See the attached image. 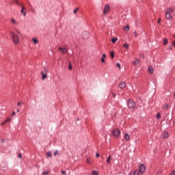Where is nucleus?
Masks as SVG:
<instances>
[{"label": "nucleus", "instance_id": "40", "mask_svg": "<svg viewBox=\"0 0 175 175\" xmlns=\"http://www.w3.org/2000/svg\"><path fill=\"white\" fill-rule=\"evenodd\" d=\"M61 173H62V175H66V172L65 171H62Z\"/></svg>", "mask_w": 175, "mask_h": 175}, {"label": "nucleus", "instance_id": "44", "mask_svg": "<svg viewBox=\"0 0 175 175\" xmlns=\"http://www.w3.org/2000/svg\"><path fill=\"white\" fill-rule=\"evenodd\" d=\"M16 112H17V113H20V109H16Z\"/></svg>", "mask_w": 175, "mask_h": 175}, {"label": "nucleus", "instance_id": "27", "mask_svg": "<svg viewBox=\"0 0 175 175\" xmlns=\"http://www.w3.org/2000/svg\"><path fill=\"white\" fill-rule=\"evenodd\" d=\"M117 40H118V38H112L111 42H112L113 43H115Z\"/></svg>", "mask_w": 175, "mask_h": 175}, {"label": "nucleus", "instance_id": "54", "mask_svg": "<svg viewBox=\"0 0 175 175\" xmlns=\"http://www.w3.org/2000/svg\"><path fill=\"white\" fill-rule=\"evenodd\" d=\"M23 10H24V8H23Z\"/></svg>", "mask_w": 175, "mask_h": 175}, {"label": "nucleus", "instance_id": "47", "mask_svg": "<svg viewBox=\"0 0 175 175\" xmlns=\"http://www.w3.org/2000/svg\"><path fill=\"white\" fill-rule=\"evenodd\" d=\"M21 157H22L21 154H18V158H21Z\"/></svg>", "mask_w": 175, "mask_h": 175}, {"label": "nucleus", "instance_id": "5", "mask_svg": "<svg viewBox=\"0 0 175 175\" xmlns=\"http://www.w3.org/2000/svg\"><path fill=\"white\" fill-rule=\"evenodd\" d=\"M138 171L140 174H144L146 171V166L144 164L140 165Z\"/></svg>", "mask_w": 175, "mask_h": 175}, {"label": "nucleus", "instance_id": "41", "mask_svg": "<svg viewBox=\"0 0 175 175\" xmlns=\"http://www.w3.org/2000/svg\"><path fill=\"white\" fill-rule=\"evenodd\" d=\"M1 143H5V139H1Z\"/></svg>", "mask_w": 175, "mask_h": 175}, {"label": "nucleus", "instance_id": "38", "mask_svg": "<svg viewBox=\"0 0 175 175\" xmlns=\"http://www.w3.org/2000/svg\"><path fill=\"white\" fill-rule=\"evenodd\" d=\"M170 175H175V170H173L172 172Z\"/></svg>", "mask_w": 175, "mask_h": 175}, {"label": "nucleus", "instance_id": "37", "mask_svg": "<svg viewBox=\"0 0 175 175\" xmlns=\"http://www.w3.org/2000/svg\"><path fill=\"white\" fill-rule=\"evenodd\" d=\"M117 66H118V68H119V69H120L121 66H120V64L119 63H117Z\"/></svg>", "mask_w": 175, "mask_h": 175}, {"label": "nucleus", "instance_id": "14", "mask_svg": "<svg viewBox=\"0 0 175 175\" xmlns=\"http://www.w3.org/2000/svg\"><path fill=\"white\" fill-rule=\"evenodd\" d=\"M42 80H45V79H47V75L44 74L43 71L41 72Z\"/></svg>", "mask_w": 175, "mask_h": 175}, {"label": "nucleus", "instance_id": "21", "mask_svg": "<svg viewBox=\"0 0 175 175\" xmlns=\"http://www.w3.org/2000/svg\"><path fill=\"white\" fill-rule=\"evenodd\" d=\"M44 70L45 73H48L49 72V67L44 66Z\"/></svg>", "mask_w": 175, "mask_h": 175}, {"label": "nucleus", "instance_id": "9", "mask_svg": "<svg viewBox=\"0 0 175 175\" xmlns=\"http://www.w3.org/2000/svg\"><path fill=\"white\" fill-rule=\"evenodd\" d=\"M118 87H119V88H120L121 90H123V88H125V87H126V83H125V82L122 81V82L119 84Z\"/></svg>", "mask_w": 175, "mask_h": 175}, {"label": "nucleus", "instance_id": "11", "mask_svg": "<svg viewBox=\"0 0 175 175\" xmlns=\"http://www.w3.org/2000/svg\"><path fill=\"white\" fill-rule=\"evenodd\" d=\"M163 138H165V139H167V138H168L169 134H168L167 131H164V132L163 133Z\"/></svg>", "mask_w": 175, "mask_h": 175}, {"label": "nucleus", "instance_id": "7", "mask_svg": "<svg viewBox=\"0 0 175 175\" xmlns=\"http://www.w3.org/2000/svg\"><path fill=\"white\" fill-rule=\"evenodd\" d=\"M12 121V118H8L5 120H4L2 123L1 125H6L8 122H10Z\"/></svg>", "mask_w": 175, "mask_h": 175}, {"label": "nucleus", "instance_id": "30", "mask_svg": "<svg viewBox=\"0 0 175 175\" xmlns=\"http://www.w3.org/2000/svg\"><path fill=\"white\" fill-rule=\"evenodd\" d=\"M159 118H161V113H157V119L159 120Z\"/></svg>", "mask_w": 175, "mask_h": 175}, {"label": "nucleus", "instance_id": "8", "mask_svg": "<svg viewBox=\"0 0 175 175\" xmlns=\"http://www.w3.org/2000/svg\"><path fill=\"white\" fill-rule=\"evenodd\" d=\"M90 34L87 31H83L82 33V38L84 39H87L89 37Z\"/></svg>", "mask_w": 175, "mask_h": 175}, {"label": "nucleus", "instance_id": "28", "mask_svg": "<svg viewBox=\"0 0 175 175\" xmlns=\"http://www.w3.org/2000/svg\"><path fill=\"white\" fill-rule=\"evenodd\" d=\"M92 175H98V172L94 170L92 172Z\"/></svg>", "mask_w": 175, "mask_h": 175}, {"label": "nucleus", "instance_id": "34", "mask_svg": "<svg viewBox=\"0 0 175 175\" xmlns=\"http://www.w3.org/2000/svg\"><path fill=\"white\" fill-rule=\"evenodd\" d=\"M59 154V152L57 150H55V152H54V156L57 157V155Z\"/></svg>", "mask_w": 175, "mask_h": 175}, {"label": "nucleus", "instance_id": "15", "mask_svg": "<svg viewBox=\"0 0 175 175\" xmlns=\"http://www.w3.org/2000/svg\"><path fill=\"white\" fill-rule=\"evenodd\" d=\"M139 59H136L135 61L133 62V64L134 66H136L139 64Z\"/></svg>", "mask_w": 175, "mask_h": 175}, {"label": "nucleus", "instance_id": "49", "mask_svg": "<svg viewBox=\"0 0 175 175\" xmlns=\"http://www.w3.org/2000/svg\"><path fill=\"white\" fill-rule=\"evenodd\" d=\"M21 13H23V7H21Z\"/></svg>", "mask_w": 175, "mask_h": 175}, {"label": "nucleus", "instance_id": "1", "mask_svg": "<svg viewBox=\"0 0 175 175\" xmlns=\"http://www.w3.org/2000/svg\"><path fill=\"white\" fill-rule=\"evenodd\" d=\"M175 12V7H170L165 10V17L168 20H172L173 18V16L172 15L173 12Z\"/></svg>", "mask_w": 175, "mask_h": 175}, {"label": "nucleus", "instance_id": "4", "mask_svg": "<svg viewBox=\"0 0 175 175\" xmlns=\"http://www.w3.org/2000/svg\"><path fill=\"white\" fill-rule=\"evenodd\" d=\"M127 106L130 107V109H133L135 106V103L133 100H129L127 102Z\"/></svg>", "mask_w": 175, "mask_h": 175}, {"label": "nucleus", "instance_id": "29", "mask_svg": "<svg viewBox=\"0 0 175 175\" xmlns=\"http://www.w3.org/2000/svg\"><path fill=\"white\" fill-rule=\"evenodd\" d=\"M110 55H111V58L113 59L114 57V52L113 51H111Z\"/></svg>", "mask_w": 175, "mask_h": 175}, {"label": "nucleus", "instance_id": "18", "mask_svg": "<svg viewBox=\"0 0 175 175\" xmlns=\"http://www.w3.org/2000/svg\"><path fill=\"white\" fill-rule=\"evenodd\" d=\"M32 40H33V43H35V44H38L39 42V40H38L37 38H33Z\"/></svg>", "mask_w": 175, "mask_h": 175}, {"label": "nucleus", "instance_id": "35", "mask_svg": "<svg viewBox=\"0 0 175 175\" xmlns=\"http://www.w3.org/2000/svg\"><path fill=\"white\" fill-rule=\"evenodd\" d=\"M69 69H70V70H72V66L70 62H69Z\"/></svg>", "mask_w": 175, "mask_h": 175}, {"label": "nucleus", "instance_id": "22", "mask_svg": "<svg viewBox=\"0 0 175 175\" xmlns=\"http://www.w3.org/2000/svg\"><path fill=\"white\" fill-rule=\"evenodd\" d=\"M133 175H140V172L139 170H135L133 173Z\"/></svg>", "mask_w": 175, "mask_h": 175}, {"label": "nucleus", "instance_id": "13", "mask_svg": "<svg viewBox=\"0 0 175 175\" xmlns=\"http://www.w3.org/2000/svg\"><path fill=\"white\" fill-rule=\"evenodd\" d=\"M59 51H62V53H66V52H67V50H66V48H62V47H59Z\"/></svg>", "mask_w": 175, "mask_h": 175}, {"label": "nucleus", "instance_id": "48", "mask_svg": "<svg viewBox=\"0 0 175 175\" xmlns=\"http://www.w3.org/2000/svg\"><path fill=\"white\" fill-rule=\"evenodd\" d=\"M23 14L24 16L27 15V13H25V12H23Z\"/></svg>", "mask_w": 175, "mask_h": 175}, {"label": "nucleus", "instance_id": "45", "mask_svg": "<svg viewBox=\"0 0 175 175\" xmlns=\"http://www.w3.org/2000/svg\"><path fill=\"white\" fill-rule=\"evenodd\" d=\"M161 19L159 18V19L158 20V23L160 24V23H161Z\"/></svg>", "mask_w": 175, "mask_h": 175}, {"label": "nucleus", "instance_id": "31", "mask_svg": "<svg viewBox=\"0 0 175 175\" xmlns=\"http://www.w3.org/2000/svg\"><path fill=\"white\" fill-rule=\"evenodd\" d=\"M86 162H87L88 164H91L90 159V158H88V159H86Z\"/></svg>", "mask_w": 175, "mask_h": 175}, {"label": "nucleus", "instance_id": "23", "mask_svg": "<svg viewBox=\"0 0 175 175\" xmlns=\"http://www.w3.org/2000/svg\"><path fill=\"white\" fill-rule=\"evenodd\" d=\"M168 107H169V105H168L167 104H165V105L163 107V108L164 109V110H167Z\"/></svg>", "mask_w": 175, "mask_h": 175}, {"label": "nucleus", "instance_id": "19", "mask_svg": "<svg viewBox=\"0 0 175 175\" xmlns=\"http://www.w3.org/2000/svg\"><path fill=\"white\" fill-rule=\"evenodd\" d=\"M105 58H106V55L105 53L103 54V57L101 58V61L103 63H105Z\"/></svg>", "mask_w": 175, "mask_h": 175}, {"label": "nucleus", "instance_id": "24", "mask_svg": "<svg viewBox=\"0 0 175 175\" xmlns=\"http://www.w3.org/2000/svg\"><path fill=\"white\" fill-rule=\"evenodd\" d=\"M167 42H168L167 39V38H164V40H163V44L166 45L167 44Z\"/></svg>", "mask_w": 175, "mask_h": 175}, {"label": "nucleus", "instance_id": "32", "mask_svg": "<svg viewBox=\"0 0 175 175\" xmlns=\"http://www.w3.org/2000/svg\"><path fill=\"white\" fill-rule=\"evenodd\" d=\"M124 30L128 31L129 30V27L127 25L126 27H125L124 28Z\"/></svg>", "mask_w": 175, "mask_h": 175}, {"label": "nucleus", "instance_id": "17", "mask_svg": "<svg viewBox=\"0 0 175 175\" xmlns=\"http://www.w3.org/2000/svg\"><path fill=\"white\" fill-rule=\"evenodd\" d=\"M124 139H126V141H129L130 139V135L128 133H126L124 135Z\"/></svg>", "mask_w": 175, "mask_h": 175}, {"label": "nucleus", "instance_id": "46", "mask_svg": "<svg viewBox=\"0 0 175 175\" xmlns=\"http://www.w3.org/2000/svg\"><path fill=\"white\" fill-rule=\"evenodd\" d=\"M173 46L175 47V41L172 42Z\"/></svg>", "mask_w": 175, "mask_h": 175}, {"label": "nucleus", "instance_id": "3", "mask_svg": "<svg viewBox=\"0 0 175 175\" xmlns=\"http://www.w3.org/2000/svg\"><path fill=\"white\" fill-rule=\"evenodd\" d=\"M111 135L115 137V138H118L120 135V131L119 129H116L111 132Z\"/></svg>", "mask_w": 175, "mask_h": 175}, {"label": "nucleus", "instance_id": "2", "mask_svg": "<svg viewBox=\"0 0 175 175\" xmlns=\"http://www.w3.org/2000/svg\"><path fill=\"white\" fill-rule=\"evenodd\" d=\"M10 36L12 38V40L15 44H18V42H20V40L18 39V36L14 33V32L11 31Z\"/></svg>", "mask_w": 175, "mask_h": 175}, {"label": "nucleus", "instance_id": "16", "mask_svg": "<svg viewBox=\"0 0 175 175\" xmlns=\"http://www.w3.org/2000/svg\"><path fill=\"white\" fill-rule=\"evenodd\" d=\"M11 22L12 23V24H14L15 25H18V23H17V21H16V19H14L13 18L11 19Z\"/></svg>", "mask_w": 175, "mask_h": 175}, {"label": "nucleus", "instance_id": "43", "mask_svg": "<svg viewBox=\"0 0 175 175\" xmlns=\"http://www.w3.org/2000/svg\"><path fill=\"white\" fill-rule=\"evenodd\" d=\"M173 49L172 46V45H170L169 46V49L172 50Z\"/></svg>", "mask_w": 175, "mask_h": 175}, {"label": "nucleus", "instance_id": "6", "mask_svg": "<svg viewBox=\"0 0 175 175\" xmlns=\"http://www.w3.org/2000/svg\"><path fill=\"white\" fill-rule=\"evenodd\" d=\"M109 9H110L109 5H106L105 7V8H104V10H103V14H107V13L109 12Z\"/></svg>", "mask_w": 175, "mask_h": 175}, {"label": "nucleus", "instance_id": "33", "mask_svg": "<svg viewBox=\"0 0 175 175\" xmlns=\"http://www.w3.org/2000/svg\"><path fill=\"white\" fill-rule=\"evenodd\" d=\"M78 10H79V8H77L75 10H74L73 13H74L75 14H76Z\"/></svg>", "mask_w": 175, "mask_h": 175}, {"label": "nucleus", "instance_id": "25", "mask_svg": "<svg viewBox=\"0 0 175 175\" xmlns=\"http://www.w3.org/2000/svg\"><path fill=\"white\" fill-rule=\"evenodd\" d=\"M123 46H124V48H126V49H129V44H127V43H125V44H123Z\"/></svg>", "mask_w": 175, "mask_h": 175}, {"label": "nucleus", "instance_id": "26", "mask_svg": "<svg viewBox=\"0 0 175 175\" xmlns=\"http://www.w3.org/2000/svg\"><path fill=\"white\" fill-rule=\"evenodd\" d=\"M49 174H50V172L49 171H45L42 172V175H49Z\"/></svg>", "mask_w": 175, "mask_h": 175}, {"label": "nucleus", "instance_id": "50", "mask_svg": "<svg viewBox=\"0 0 175 175\" xmlns=\"http://www.w3.org/2000/svg\"><path fill=\"white\" fill-rule=\"evenodd\" d=\"M16 3H17V5H18V1H17V0H15Z\"/></svg>", "mask_w": 175, "mask_h": 175}, {"label": "nucleus", "instance_id": "42", "mask_svg": "<svg viewBox=\"0 0 175 175\" xmlns=\"http://www.w3.org/2000/svg\"><path fill=\"white\" fill-rule=\"evenodd\" d=\"M96 157L97 158H98V157H100V154H99V153H96Z\"/></svg>", "mask_w": 175, "mask_h": 175}, {"label": "nucleus", "instance_id": "52", "mask_svg": "<svg viewBox=\"0 0 175 175\" xmlns=\"http://www.w3.org/2000/svg\"><path fill=\"white\" fill-rule=\"evenodd\" d=\"M114 97L116 96V94H113Z\"/></svg>", "mask_w": 175, "mask_h": 175}, {"label": "nucleus", "instance_id": "51", "mask_svg": "<svg viewBox=\"0 0 175 175\" xmlns=\"http://www.w3.org/2000/svg\"><path fill=\"white\" fill-rule=\"evenodd\" d=\"M20 105H21V103H18V106H20Z\"/></svg>", "mask_w": 175, "mask_h": 175}, {"label": "nucleus", "instance_id": "55", "mask_svg": "<svg viewBox=\"0 0 175 175\" xmlns=\"http://www.w3.org/2000/svg\"><path fill=\"white\" fill-rule=\"evenodd\" d=\"M174 96H175V93H174Z\"/></svg>", "mask_w": 175, "mask_h": 175}, {"label": "nucleus", "instance_id": "53", "mask_svg": "<svg viewBox=\"0 0 175 175\" xmlns=\"http://www.w3.org/2000/svg\"><path fill=\"white\" fill-rule=\"evenodd\" d=\"M174 37L175 38V34H174Z\"/></svg>", "mask_w": 175, "mask_h": 175}, {"label": "nucleus", "instance_id": "12", "mask_svg": "<svg viewBox=\"0 0 175 175\" xmlns=\"http://www.w3.org/2000/svg\"><path fill=\"white\" fill-rule=\"evenodd\" d=\"M111 155H109L108 158L106 160L107 165H111Z\"/></svg>", "mask_w": 175, "mask_h": 175}, {"label": "nucleus", "instance_id": "10", "mask_svg": "<svg viewBox=\"0 0 175 175\" xmlns=\"http://www.w3.org/2000/svg\"><path fill=\"white\" fill-rule=\"evenodd\" d=\"M148 73H150V75H152L154 73V68L152 66H150L148 68Z\"/></svg>", "mask_w": 175, "mask_h": 175}, {"label": "nucleus", "instance_id": "20", "mask_svg": "<svg viewBox=\"0 0 175 175\" xmlns=\"http://www.w3.org/2000/svg\"><path fill=\"white\" fill-rule=\"evenodd\" d=\"M46 157H47L52 158V157H53V154H51V152H48L46 153Z\"/></svg>", "mask_w": 175, "mask_h": 175}, {"label": "nucleus", "instance_id": "36", "mask_svg": "<svg viewBox=\"0 0 175 175\" xmlns=\"http://www.w3.org/2000/svg\"><path fill=\"white\" fill-rule=\"evenodd\" d=\"M14 116H16V112L15 111H13L12 115H11V117H14Z\"/></svg>", "mask_w": 175, "mask_h": 175}, {"label": "nucleus", "instance_id": "39", "mask_svg": "<svg viewBox=\"0 0 175 175\" xmlns=\"http://www.w3.org/2000/svg\"><path fill=\"white\" fill-rule=\"evenodd\" d=\"M134 35H135V37H137V36H138L137 32V31H135V32H134Z\"/></svg>", "mask_w": 175, "mask_h": 175}]
</instances>
